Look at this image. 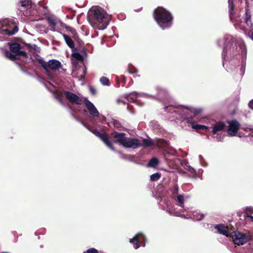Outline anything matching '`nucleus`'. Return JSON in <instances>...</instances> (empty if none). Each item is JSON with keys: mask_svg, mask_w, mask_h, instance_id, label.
<instances>
[{"mask_svg": "<svg viewBox=\"0 0 253 253\" xmlns=\"http://www.w3.org/2000/svg\"><path fill=\"white\" fill-rule=\"evenodd\" d=\"M230 236L232 237L234 243L237 245H243L252 239V235L250 233H244L239 231L231 232Z\"/></svg>", "mask_w": 253, "mask_h": 253, "instance_id": "7", "label": "nucleus"}, {"mask_svg": "<svg viewBox=\"0 0 253 253\" xmlns=\"http://www.w3.org/2000/svg\"><path fill=\"white\" fill-rule=\"evenodd\" d=\"M252 15L249 9H246L244 21L250 27H253V24L251 22Z\"/></svg>", "mask_w": 253, "mask_h": 253, "instance_id": "20", "label": "nucleus"}, {"mask_svg": "<svg viewBox=\"0 0 253 253\" xmlns=\"http://www.w3.org/2000/svg\"><path fill=\"white\" fill-rule=\"evenodd\" d=\"M9 48L11 52L18 54L19 56H23L25 58L28 57L27 53L25 51L21 50V46L18 43H11L9 45Z\"/></svg>", "mask_w": 253, "mask_h": 253, "instance_id": "13", "label": "nucleus"}, {"mask_svg": "<svg viewBox=\"0 0 253 253\" xmlns=\"http://www.w3.org/2000/svg\"><path fill=\"white\" fill-rule=\"evenodd\" d=\"M46 20L48 22L49 26L51 27V28H52L53 29H54L56 26L55 20L51 16L47 17Z\"/></svg>", "mask_w": 253, "mask_h": 253, "instance_id": "28", "label": "nucleus"}, {"mask_svg": "<svg viewBox=\"0 0 253 253\" xmlns=\"http://www.w3.org/2000/svg\"><path fill=\"white\" fill-rule=\"evenodd\" d=\"M123 146L127 148H132L135 149L141 147V143H140L139 140L137 138L126 137Z\"/></svg>", "mask_w": 253, "mask_h": 253, "instance_id": "11", "label": "nucleus"}, {"mask_svg": "<svg viewBox=\"0 0 253 253\" xmlns=\"http://www.w3.org/2000/svg\"><path fill=\"white\" fill-rule=\"evenodd\" d=\"M72 56L73 58L76 59L77 61H83V56L79 52L73 53L72 54Z\"/></svg>", "mask_w": 253, "mask_h": 253, "instance_id": "35", "label": "nucleus"}, {"mask_svg": "<svg viewBox=\"0 0 253 253\" xmlns=\"http://www.w3.org/2000/svg\"><path fill=\"white\" fill-rule=\"evenodd\" d=\"M88 19L90 22L98 24V28L100 30L105 29L108 24L103 13L99 9H94L93 13L88 15Z\"/></svg>", "mask_w": 253, "mask_h": 253, "instance_id": "3", "label": "nucleus"}, {"mask_svg": "<svg viewBox=\"0 0 253 253\" xmlns=\"http://www.w3.org/2000/svg\"><path fill=\"white\" fill-rule=\"evenodd\" d=\"M88 129L96 136L101 139V140L108 147L113 151L115 150V148L113 146V142L109 140V135L106 132H104L103 133H101L97 129L92 128H88Z\"/></svg>", "mask_w": 253, "mask_h": 253, "instance_id": "8", "label": "nucleus"}, {"mask_svg": "<svg viewBox=\"0 0 253 253\" xmlns=\"http://www.w3.org/2000/svg\"><path fill=\"white\" fill-rule=\"evenodd\" d=\"M84 103L88 109L90 115L93 117H98L99 116V112L92 103H91L87 99L85 98L84 100Z\"/></svg>", "mask_w": 253, "mask_h": 253, "instance_id": "15", "label": "nucleus"}, {"mask_svg": "<svg viewBox=\"0 0 253 253\" xmlns=\"http://www.w3.org/2000/svg\"><path fill=\"white\" fill-rule=\"evenodd\" d=\"M227 122L229 124L227 132L231 136H235L240 127V124L236 120H229Z\"/></svg>", "mask_w": 253, "mask_h": 253, "instance_id": "9", "label": "nucleus"}, {"mask_svg": "<svg viewBox=\"0 0 253 253\" xmlns=\"http://www.w3.org/2000/svg\"><path fill=\"white\" fill-rule=\"evenodd\" d=\"M229 7V15L230 19L232 21L233 19V15L234 14L235 4L234 1L236 0H228Z\"/></svg>", "mask_w": 253, "mask_h": 253, "instance_id": "19", "label": "nucleus"}, {"mask_svg": "<svg viewBox=\"0 0 253 253\" xmlns=\"http://www.w3.org/2000/svg\"><path fill=\"white\" fill-rule=\"evenodd\" d=\"M173 198L176 202L177 205L180 207L182 209L179 211H178L176 210L174 206H168L166 211L171 215L182 216L183 215L181 212L183 211H187V208H184L183 204L188 201L189 197L187 195L180 194L177 195L176 198L174 197H173Z\"/></svg>", "mask_w": 253, "mask_h": 253, "instance_id": "2", "label": "nucleus"}, {"mask_svg": "<svg viewBox=\"0 0 253 253\" xmlns=\"http://www.w3.org/2000/svg\"><path fill=\"white\" fill-rule=\"evenodd\" d=\"M62 35L67 45L71 48H74L75 47V43L71 37L64 34Z\"/></svg>", "mask_w": 253, "mask_h": 253, "instance_id": "23", "label": "nucleus"}, {"mask_svg": "<svg viewBox=\"0 0 253 253\" xmlns=\"http://www.w3.org/2000/svg\"><path fill=\"white\" fill-rule=\"evenodd\" d=\"M110 136L114 139L113 142L123 145L126 138V134L124 132H119L116 131L112 132Z\"/></svg>", "mask_w": 253, "mask_h": 253, "instance_id": "12", "label": "nucleus"}, {"mask_svg": "<svg viewBox=\"0 0 253 253\" xmlns=\"http://www.w3.org/2000/svg\"><path fill=\"white\" fill-rule=\"evenodd\" d=\"M193 217L196 220H200L204 217V214L198 211H194L193 213Z\"/></svg>", "mask_w": 253, "mask_h": 253, "instance_id": "31", "label": "nucleus"}, {"mask_svg": "<svg viewBox=\"0 0 253 253\" xmlns=\"http://www.w3.org/2000/svg\"><path fill=\"white\" fill-rule=\"evenodd\" d=\"M0 33L3 35L11 36L18 31V27L13 20L5 19L0 23Z\"/></svg>", "mask_w": 253, "mask_h": 253, "instance_id": "5", "label": "nucleus"}, {"mask_svg": "<svg viewBox=\"0 0 253 253\" xmlns=\"http://www.w3.org/2000/svg\"><path fill=\"white\" fill-rule=\"evenodd\" d=\"M36 60L41 66L45 70L46 74L50 76L49 69L52 71L58 70L61 68L62 65L60 61L55 59L49 60L47 62L43 60L42 58H37Z\"/></svg>", "mask_w": 253, "mask_h": 253, "instance_id": "6", "label": "nucleus"}, {"mask_svg": "<svg viewBox=\"0 0 253 253\" xmlns=\"http://www.w3.org/2000/svg\"><path fill=\"white\" fill-rule=\"evenodd\" d=\"M5 56L6 58L11 61L19 60L20 57V56H18V54H16L15 53H13L11 51L7 50L5 51Z\"/></svg>", "mask_w": 253, "mask_h": 253, "instance_id": "21", "label": "nucleus"}, {"mask_svg": "<svg viewBox=\"0 0 253 253\" xmlns=\"http://www.w3.org/2000/svg\"><path fill=\"white\" fill-rule=\"evenodd\" d=\"M248 106H249V107L250 109H251L253 110V100H251L249 102V104H248Z\"/></svg>", "mask_w": 253, "mask_h": 253, "instance_id": "40", "label": "nucleus"}, {"mask_svg": "<svg viewBox=\"0 0 253 253\" xmlns=\"http://www.w3.org/2000/svg\"><path fill=\"white\" fill-rule=\"evenodd\" d=\"M112 123L114 127L116 129L121 130L122 129L121 128H123L121 123L119 121L113 119Z\"/></svg>", "mask_w": 253, "mask_h": 253, "instance_id": "33", "label": "nucleus"}, {"mask_svg": "<svg viewBox=\"0 0 253 253\" xmlns=\"http://www.w3.org/2000/svg\"><path fill=\"white\" fill-rule=\"evenodd\" d=\"M64 94L69 102L72 104L81 105L82 99L77 94L69 91H64Z\"/></svg>", "mask_w": 253, "mask_h": 253, "instance_id": "10", "label": "nucleus"}, {"mask_svg": "<svg viewBox=\"0 0 253 253\" xmlns=\"http://www.w3.org/2000/svg\"><path fill=\"white\" fill-rule=\"evenodd\" d=\"M145 237L142 233H138L132 239H130V243L134 245V248L136 249L139 248V242H145Z\"/></svg>", "mask_w": 253, "mask_h": 253, "instance_id": "16", "label": "nucleus"}, {"mask_svg": "<svg viewBox=\"0 0 253 253\" xmlns=\"http://www.w3.org/2000/svg\"><path fill=\"white\" fill-rule=\"evenodd\" d=\"M90 92L91 93L92 95H95L96 93V89L92 86H90L89 87Z\"/></svg>", "mask_w": 253, "mask_h": 253, "instance_id": "39", "label": "nucleus"}, {"mask_svg": "<svg viewBox=\"0 0 253 253\" xmlns=\"http://www.w3.org/2000/svg\"><path fill=\"white\" fill-rule=\"evenodd\" d=\"M84 253H98L97 250L94 248H91L87 250L86 252Z\"/></svg>", "mask_w": 253, "mask_h": 253, "instance_id": "38", "label": "nucleus"}, {"mask_svg": "<svg viewBox=\"0 0 253 253\" xmlns=\"http://www.w3.org/2000/svg\"><path fill=\"white\" fill-rule=\"evenodd\" d=\"M215 229L217 230V232L226 236H230L231 233L229 231V228L227 226H225L223 224H218L214 227Z\"/></svg>", "mask_w": 253, "mask_h": 253, "instance_id": "17", "label": "nucleus"}, {"mask_svg": "<svg viewBox=\"0 0 253 253\" xmlns=\"http://www.w3.org/2000/svg\"><path fill=\"white\" fill-rule=\"evenodd\" d=\"M159 163V162L157 158H152L149 161L148 163V167L151 168H156L158 166Z\"/></svg>", "mask_w": 253, "mask_h": 253, "instance_id": "27", "label": "nucleus"}, {"mask_svg": "<svg viewBox=\"0 0 253 253\" xmlns=\"http://www.w3.org/2000/svg\"><path fill=\"white\" fill-rule=\"evenodd\" d=\"M71 32H72V34H74V33H75V30H71Z\"/></svg>", "mask_w": 253, "mask_h": 253, "instance_id": "43", "label": "nucleus"}, {"mask_svg": "<svg viewBox=\"0 0 253 253\" xmlns=\"http://www.w3.org/2000/svg\"><path fill=\"white\" fill-rule=\"evenodd\" d=\"M235 49H237V47L236 45L235 46H233L232 43L231 42H228L226 43L223 49L222 53V56L225 59L228 52H229L230 55H234L236 54L234 52Z\"/></svg>", "mask_w": 253, "mask_h": 253, "instance_id": "14", "label": "nucleus"}, {"mask_svg": "<svg viewBox=\"0 0 253 253\" xmlns=\"http://www.w3.org/2000/svg\"><path fill=\"white\" fill-rule=\"evenodd\" d=\"M20 3L22 7L27 9L31 5L32 1L31 0H21Z\"/></svg>", "mask_w": 253, "mask_h": 253, "instance_id": "29", "label": "nucleus"}, {"mask_svg": "<svg viewBox=\"0 0 253 253\" xmlns=\"http://www.w3.org/2000/svg\"><path fill=\"white\" fill-rule=\"evenodd\" d=\"M55 99L59 101V102L63 104V96L62 92H56L55 93Z\"/></svg>", "mask_w": 253, "mask_h": 253, "instance_id": "30", "label": "nucleus"}, {"mask_svg": "<svg viewBox=\"0 0 253 253\" xmlns=\"http://www.w3.org/2000/svg\"><path fill=\"white\" fill-rule=\"evenodd\" d=\"M225 126L224 123L219 122L214 124L213 126L212 133L215 134L218 131L222 130Z\"/></svg>", "mask_w": 253, "mask_h": 253, "instance_id": "18", "label": "nucleus"}, {"mask_svg": "<svg viewBox=\"0 0 253 253\" xmlns=\"http://www.w3.org/2000/svg\"><path fill=\"white\" fill-rule=\"evenodd\" d=\"M127 71L129 74H132L136 73L137 72V70L133 66H132L128 68Z\"/></svg>", "mask_w": 253, "mask_h": 253, "instance_id": "37", "label": "nucleus"}, {"mask_svg": "<svg viewBox=\"0 0 253 253\" xmlns=\"http://www.w3.org/2000/svg\"><path fill=\"white\" fill-rule=\"evenodd\" d=\"M192 128L196 130H207L208 129V126L204 125H192Z\"/></svg>", "mask_w": 253, "mask_h": 253, "instance_id": "34", "label": "nucleus"}, {"mask_svg": "<svg viewBox=\"0 0 253 253\" xmlns=\"http://www.w3.org/2000/svg\"><path fill=\"white\" fill-rule=\"evenodd\" d=\"M153 17L163 30L169 28L172 24L173 16L171 13L163 7L159 6L153 11Z\"/></svg>", "mask_w": 253, "mask_h": 253, "instance_id": "1", "label": "nucleus"}, {"mask_svg": "<svg viewBox=\"0 0 253 253\" xmlns=\"http://www.w3.org/2000/svg\"><path fill=\"white\" fill-rule=\"evenodd\" d=\"M244 216L250 218L253 221V208L252 207H247L244 210Z\"/></svg>", "mask_w": 253, "mask_h": 253, "instance_id": "22", "label": "nucleus"}, {"mask_svg": "<svg viewBox=\"0 0 253 253\" xmlns=\"http://www.w3.org/2000/svg\"><path fill=\"white\" fill-rule=\"evenodd\" d=\"M155 143L153 141L151 138L146 139L143 138L142 139V143H141V146L143 147H148L154 146Z\"/></svg>", "mask_w": 253, "mask_h": 253, "instance_id": "24", "label": "nucleus"}, {"mask_svg": "<svg viewBox=\"0 0 253 253\" xmlns=\"http://www.w3.org/2000/svg\"><path fill=\"white\" fill-rule=\"evenodd\" d=\"M190 171H191V172H192V171H194V169H193L192 168H191L190 169Z\"/></svg>", "mask_w": 253, "mask_h": 253, "instance_id": "44", "label": "nucleus"}, {"mask_svg": "<svg viewBox=\"0 0 253 253\" xmlns=\"http://www.w3.org/2000/svg\"><path fill=\"white\" fill-rule=\"evenodd\" d=\"M175 108L179 109L178 111H180V114L182 115H183L185 118H186L187 119L188 122L190 124H193V118L191 117H188V116L186 115V114L188 113V112H190L192 113H193L194 116H196L199 114L201 112L202 110L200 109H195V108H191L187 107H184L182 105H179V106H173L172 105L168 106L165 107V110L166 112H169V113H172L173 111L172 110V109Z\"/></svg>", "mask_w": 253, "mask_h": 253, "instance_id": "4", "label": "nucleus"}, {"mask_svg": "<svg viewBox=\"0 0 253 253\" xmlns=\"http://www.w3.org/2000/svg\"><path fill=\"white\" fill-rule=\"evenodd\" d=\"M116 81L117 84H118L119 86L121 84L122 86H124L126 82V77L124 75H121L119 77L117 76L116 77Z\"/></svg>", "mask_w": 253, "mask_h": 253, "instance_id": "26", "label": "nucleus"}, {"mask_svg": "<svg viewBox=\"0 0 253 253\" xmlns=\"http://www.w3.org/2000/svg\"><path fill=\"white\" fill-rule=\"evenodd\" d=\"M249 34L250 36L252 38V39H253V31L249 32Z\"/></svg>", "mask_w": 253, "mask_h": 253, "instance_id": "42", "label": "nucleus"}, {"mask_svg": "<svg viewBox=\"0 0 253 253\" xmlns=\"http://www.w3.org/2000/svg\"><path fill=\"white\" fill-rule=\"evenodd\" d=\"M116 101H117V104H119L120 103L125 104V103L123 102V101L122 100H121V99H117Z\"/></svg>", "mask_w": 253, "mask_h": 253, "instance_id": "41", "label": "nucleus"}, {"mask_svg": "<svg viewBox=\"0 0 253 253\" xmlns=\"http://www.w3.org/2000/svg\"><path fill=\"white\" fill-rule=\"evenodd\" d=\"M126 98L129 102H135L137 97V93L136 92H132L128 94H126Z\"/></svg>", "mask_w": 253, "mask_h": 253, "instance_id": "25", "label": "nucleus"}, {"mask_svg": "<svg viewBox=\"0 0 253 253\" xmlns=\"http://www.w3.org/2000/svg\"><path fill=\"white\" fill-rule=\"evenodd\" d=\"M161 177V174L159 173H155L152 174L150 176L151 180L152 181L158 180Z\"/></svg>", "mask_w": 253, "mask_h": 253, "instance_id": "36", "label": "nucleus"}, {"mask_svg": "<svg viewBox=\"0 0 253 253\" xmlns=\"http://www.w3.org/2000/svg\"><path fill=\"white\" fill-rule=\"evenodd\" d=\"M100 82L104 85L109 86L110 85L109 79L106 77H102L100 79Z\"/></svg>", "mask_w": 253, "mask_h": 253, "instance_id": "32", "label": "nucleus"}]
</instances>
